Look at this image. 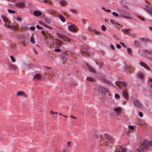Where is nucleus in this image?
<instances>
[{
  "instance_id": "nucleus-29",
  "label": "nucleus",
  "mask_w": 152,
  "mask_h": 152,
  "mask_svg": "<svg viewBox=\"0 0 152 152\" xmlns=\"http://www.w3.org/2000/svg\"><path fill=\"white\" fill-rule=\"evenodd\" d=\"M141 39L145 42H150L151 41L150 40L147 38H142Z\"/></svg>"
},
{
  "instance_id": "nucleus-43",
  "label": "nucleus",
  "mask_w": 152,
  "mask_h": 152,
  "mask_svg": "<svg viewBox=\"0 0 152 152\" xmlns=\"http://www.w3.org/2000/svg\"><path fill=\"white\" fill-rule=\"evenodd\" d=\"M36 27L37 28V29H39L42 30L43 29V28L42 27L40 26L39 25H37Z\"/></svg>"
},
{
  "instance_id": "nucleus-27",
  "label": "nucleus",
  "mask_w": 152,
  "mask_h": 152,
  "mask_svg": "<svg viewBox=\"0 0 152 152\" xmlns=\"http://www.w3.org/2000/svg\"><path fill=\"white\" fill-rule=\"evenodd\" d=\"M144 9L146 10L147 11V12H149L150 13H151V15L152 16V7H151L150 8H149V10H148L146 8H144Z\"/></svg>"
},
{
  "instance_id": "nucleus-45",
  "label": "nucleus",
  "mask_w": 152,
  "mask_h": 152,
  "mask_svg": "<svg viewBox=\"0 0 152 152\" xmlns=\"http://www.w3.org/2000/svg\"><path fill=\"white\" fill-rule=\"evenodd\" d=\"M120 16L121 17L125 18H129V17H126V16H125L124 15H120Z\"/></svg>"
},
{
  "instance_id": "nucleus-28",
  "label": "nucleus",
  "mask_w": 152,
  "mask_h": 152,
  "mask_svg": "<svg viewBox=\"0 0 152 152\" xmlns=\"http://www.w3.org/2000/svg\"><path fill=\"white\" fill-rule=\"evenodd\" d=\"M17 94L18 96H23L24 94V93L22 91H19L17 92Z\"/></svg>"
},
{
  "instance_id": "nucleus-16",
  "label": "nucleus",
  "mask_w": 152,
  "mask_h": 152,
  "mask_svg": "<svg viewBox=\"0 0 152 152\" xmlns=\"http://www.w3.org/2000/svg\"><path fill=\"white\" fill-rule=\"evenodd\" d=\"M130 31V29L129 28H124L122 29L123 32L127 34Z\"/></svg>"
},
{
  "instance_id": "nucleus-23",
  "label": "nucleus",
  "mask_w": 152,
  "mask_h": 152,
  "mask_svg": "<svg viewBox=\"0 0 152 152\" xmlns=\"http://www.w3.org/2000/svg\"><path fill=\"white\" fill-rule=\"evenodd\" d=\"M135 46L136 47H139L140 45L139 42L138 41L135 40L134 42Z\"/></svg>"
},
{
  "instance_id": "nucleus-64",
  "label": "nucleus",
  "mask_w": 152,
  "mask_h": 152,
  "mask_svg": "<svg viewBox=\"0 0 152 152\" xmlns=\"http://www.w3.org/2000/svg\"><path fill=\"white\" fill-rule=\"evenodd\" d=\"M13 27L12 28V29L13 30H15L17 29V27L15 26H13Z\"/></svg>"
},
{
  "instance_id": "nucleus-19",
  "label": "nucleus",
  "mask_w": 152,
  "mask_h": 152,
  "mask_svg": "<svg viewBox=\"0 0 152 152\" xmlns=\"http://www.w3.org/2000/svg\"><path fill=\"white\" fill-rule=\"evenodd\" d=\"M68 28L70 31H74L75 30V28L72 25L69 26Z\"/></svg>"
},
{
  "instance_id": "nucleus-38",
  "label": "nucleus",
  "mask_w": 152,
  "mask_h": 152,
  "mask_svg": "<svg viewBox=\"0 0 152 152\" xmlns=\"http://www.w3.org/2000/svg\"><path fill=\"white\" fill-rule=\"evenodd\" d=\"M101 29L104 31L106 30V28L104 25H102L101 26Z\"/></svg>"
},
{
  "instance_id": "nucleus-2",
  "label": "nucleus",
  "mask_w": 152,
  "mask_h": 152,
  "mask_svg": "<svg viewBox=\"0 0 152 152\" xmlns=\"http://www.w3.org/2000/svg\"><path fill=\"white\" fill-rule=\"evenodd\" d=\"M133 103L135 106L138 108H141L142 106V104L141 102L138 99H134L133 100Z\"/></svg>"
},
{
  "instance_id": "nucleus-35",
  "label": "nucleus",
  "mask_w": 152,
  "mask_h": 152,
  "mask_svg": "<svg viewBox=\"0 0 152 152\" xmlns=\"http://www.w3.org/2000/svg\"><path fill=\"white\" fill-rule=\"evenodd\" d=\"M8 12L14 14L15 13V12L14 10H12L10 9H8Z\"/></svg>"
},
{
  "instance_id": "nucleus-3",
  "label": "nucleus",
  "mask_w": 152,
  "mask_h": 152,
  "mask_svg": "<svg viewBox=\"0 0 152 152\" xmlns=\"http://www.w3.org/2000/svg\"><path fill=\"white\" fill-rule=\"evenodd\" d=\"M102 138H103V140L105 139L106 142L107 141H108L110 142H112L113 140L112 137L106 134H104Z\"/></svg>"
},
{
  "instance_id": "nucleus-52",
  "label": "nucleus",
  "mask_w": 152,
  "mask_h": 152,
  "mask_svg": "<svg viewBox=\"0 0 152 152\" xmlns=\"http://www.w3.org/2000/svg\"><path fill=\"white\" fill-rule=\"evenodd\" d=\"M115 97L117 98H120L119 95L118 94H115Z\"/></svg>"
},
{
  "instance_id": "nucleus-58",
  "label": "nucleus",
  "mask_w": 152,
  "mask_h": 152,
  "mask_svg": "<svg viewBox=\"0 0 152 152\" xmlns=\"http://www.w3.org/2000/svg\"><path fill=\"white\" fill-rule=\"evenodd\" d=\"M51 113L53 114H57L58 113L57 112H54L53 111H51Z\"/></svg>"
},
{
  "instance_id": "nucleus-21",
  "label": "nucleus",
  "mask_w": 152,
  "mask_h": 152,
  "mask_svg": "<svg viewBox=\"0 0 152 152\" xmlns=\"http://www.w3.org/2000/svg\"><path fill=\"white\" fill-rule=\"evenodd\" d=\"M121 110V108L119 107H117L114 109V110L117 113H119L120 112Z\"/></svg>"
},
{
  "instance_id": "nucleus-9",
  "label": "nucleus",
  "mask_w": 152,
  "mask_h": 152,
  "mask_svg": "<svg viewBox=\"0 0 152 152\" xmlns=\"http://www.w3.org/2000/svg\"><path fill=\"white\" fill-rule=\"evenodd\" d=\"M140 65L144 67L145 68L147 69L148 70H150L151 71V69L149 68V67L144 62L142 61H141L140 62Z\"/></svg>"
},
{
  "instance_id": "nucleus-32",
  "label": "nucleus",
  "mask_w": 152,
  "mask_h": 152,
  "mask_svg": "<svg viewBox=\"0 0 152 152\" xmlns=\"http://www.w3.org/2000/svg\"><path fill=\"white\" fill-rule=\"evenodd\" d=\"M127 52L129 55H131L132 53V51L131 48H128L127 49Z\"/></svg>"
},
{
  "instance_id": "nucleus-34",
  "label": "nucleus",
  "mask_w": 152,
  "mask_h": 152,
  "mask_svg": "<svg viewBox=\"0 0 152 152\" xmlns=\"http://www.w3.org/2000/svg\"><path fill=\"white\" fill-rule=\"evenodd\" d=\"M138 77H139L142 78L144 77V76L143 74L141 73H140L137 75Z\"/></svg>"
},
{
  "instance_id": "nucleus-11",
  "label": "nucleus",
  "mask_w": 152,
  "mask_h": 152,
  "mask_svg": "<svg viewBox=\"0 0 152 152\" xmlns=\"http://www.w3.org/2000/svg\"><path fill=\"white\" fill-rule=\"evenodd\" d=\"M56 35L59 37L63 39H66L67 38L66 36L65 35H63L59 33H57Z\"/></svg>"
},
{
  "instance_id": "nucleus-49",
  "label": "nucleus",
  "mask_w": 152,
  "mask_h": 152,
  "mask_svg": "<svg viewBox=\"0 0 152 152\" xmlns=\"http://www.w3.org/2000/svg\"><path fill=\"white\" fill-rule=\"evenodd\" d=\"M110 47L113 50H115V46H113V45H110Z\"/></svg>"
},
{
  "instance_id": "nucleus-1",
  "label": "nucleus",
  "mask_w": 152,
  "mask_h": 152,
  "mask_svg": "<svg viewBox=\"0 0 152 152\" xmlns=\"http://www.w3.org/2000/svg\"><path fill=\"white\" fill-rule=\"evenodd\" d=\"M26 0H18L16 5L18 7L24 8L25 6Z\"/></svg>"
},
{
  "instance_id": "nucleus-24",
  "label": "nucleus",
  "mask_w": 152,
  "mask_h": 152,
  "mask_svg": "<svg viewBox=\"0 0 152 152\" xmlns=\"http://www.w3.org/2000/svg\"><path fill=\"white\" fill-rule=\"evenodd\" d=\"M144 53H146L150 55H152V51H149L148 50H145L143 51Z\"/></svg>"
},
{
  "instance_id": "nucleus-57",
  "label": "nucleus",
  "mask_w": 152,
  "mask_h": 152,
  "mask_svg": "<svg viewBox=\"0 0 152 152\" xmlns=\"http://www.w3.org/2000/svg\"><path fill=\"white\" fill-rule=\"evenodd\" d=\"M120 43L121 44L122 46L124 47H126V45H125L124 43H123V42H120Z\"/></svg>"
},
{
  "instance_id": "nucleus-46",
  "label": "nucleus",
  "mask_w": 152,
  "mask_h": 152,
  "mask_svg": "<svg viewBox=\"0 0 152 152\" xmlns=\"http://www.w3.org/2000/svg\"><path fill=\"white\" fill-rule=\"evenodd\" d=\"M126 149L124 147L122 149V150L121 152H126Z\"/></svg>"
},
{
  "instance_id": "nucleus-15",
  "label": "nucleus",
  "mask_w": 152,
  "mask_h": 152,
  "mask_svg": "<svg viewBox=\"0 0 152 152\" xmlns=\"http://www.w3.org/2000/svg\"><path fill=\"white\" fill-rule=\"evenodd\" d=\"M9 67L14 70L17 69V67L16 66L13 64H10L9 65Z\"/></svg>"
},
{
  "instance_id": "nucleus-6",
  "label": "nucleus",
  "mask_w": 152,
  "mask_h": 152,
  "mask_svg": "<svg viewBox=\"0 0 152 152\" xmlns=\"http://www.w3.org/2000/svg\"><path fill=\"white\" fill-rule=\"evenodd\" d=\"M86 65L87 67L88 68V70L91 72H92L93 73H95V70L93 69L92 67L91 66L88 64H86Z\"/></svg>"
},
{
  "instance_id": "nucleus-54",
  "label": "nucleus",
  "mask_w": 152,
  "mask_h": 152,
  "mask_svg": "<svg viewBox=\"0 0 152 152\" xmlns=\"http://www.w3.org/2000/svg\"><path fill=\"white\" fill-rule=\"evenodd\" d=\"M35 28V27L34 26H31L30 27V29L32 31L34 30Z\"/></svg>"
},
{
  "instance_id": "nucleus-53",
  "label": "nucleus",
  "mask_w": 152,
  "mask_h": 152,
  "mask_svg": "<svg viewBox=\"0 0 152 152\" xmlns=\"http://www.w3.org/2000/svg\"><path fill=\"white\" fill-rule=\"evenodd\" d=\"M33 50L34 51V53L36 54H38V53L36 49H35L34 48H33Z\"/></svg>"
},
{
  "instance_id": "nucleus-14",
  "label": "nucleus",
  "mask_w": 152,
  "mask_h": 152,
  "mask_svg": "<svg viewBox=\"0 0 152 152\" xmlns=\"http://www.w3.org/2000/svg\"><path fill=\"white\" fill-rule=\"evenodd\" d=\"M45 21L47 23L50 24L51 21L52 19L51 18L45 17L44 18Z\"/></svg>"
},
{
  "instance_id": "nucleus-40",
  "label": "nucleus",
  "mask_w": 152,
  "mask_h": 152,
  "mask_svg": "<svg viewBox=\"0 0 152 152\" xmlns=\"http://www.w3.org/2000/svg\"><path fill=\"white\" fill-rule=\"evenodd\" d=\"M102 9H104L105 11L107 12H110V10L109 9H105L104 7H102Z\"/></svg>"
},
{
  "instance_id": "nucleus-51",
  "label": "nucleus",
  "mask_w": 152,
  "mask_h": 152,
  "mask_svg": "<svg viewBox=\"0 0 152 152\" xmlns=\"http://www.w3.org/2000/svg\"><path fill=\"white\" fill-rule=\"evenodd\" d=\"M129 128L133 130L134 129V127L133 126H129Z\"/></svg>"
},
{
  "instance_id": "nucleus-12",
  "label": "nucleus",
  "mask_w": 152,
  "mask_h": 152,
  "mask_svg": "<svg viewBox=\"0 0 152 152\" xmlns=\"http://www.w3.org/2000/svg\"><path fill=\"white\" fill-rule=\"evenodd\" d=\"M33 14L36 16H39L41 15L42 13L40 11H35L34 12Z\"/></svg>"
},
{
  "instance_id": "nucleus-26",
  "label": "nucleus",
  "mask_w": 152,
  "mask_h": 152,
  "mask_svg": "<svg viewBox=\"0 0 152 152\" xmlns=\"http://www.w3.org/2000/svg\"><path fill=\"white\" fill-rule=\"evenodd\" d=\"M82 51L83 54H85L86 55L88 56H91V54L88 52L86 50H83Z\"/></svg>"
},
{
  "instance_id": "nucleus-42",
  "label": "nucleus",
  "mask_w": 152,
  "mask_h": 152,
  "mask_svg": "<svg viewBox=\"0 0 152 152\" xmlns=\"http://www.w3.org/2000/svg\"><path fill=\"white\" fill-rule=\"evenodd\" d=\"M16 20L18 21H21V18L20 17H18L16 18Z\"/></svg>"
},
{
  "instance_id": "nucleus-63",
  "label": "nucleus",
  "mask_w": 152,
  "mask_h": 152,
  "mask_svg": "<svg viewBox=\"0 0 152 152\" xmlns=\"http://www.w3.org/2000/svg\"><path fill=\"white\" fill-rule=\"evenodd\" d=\"M100 52L101 53L102 55H104L105 53V52L103 50H101Z\"/></svg>"
},
{
  "instance_id": "nucleus-55",
  "label": "nucleus",
  "mask_w": 152,
  "mask_h": 152,
  "mask_svg": "<svg viewBox=\"0 0 152 152\" xmlns=\"http://www.w3.org/2000/svg\"><path fill=\"white\" fill-rule=\"evenodd\" d=\"M116 47L118 49H120L121 48V46L120 45L118 44L116 45Z\"/></svg>"
},
{
  "instance_id": "nucleus-36",
  "label": "nucleus",
  "mask_w": 152,
  "mask_h": 152,
  "mask_svg": "<svg viewBox=\"0 0 152 152\" xmlns=\"http://www.w3.org/2000/svg\"><path fill=\"white\" fill-rule=\"evenodd\" d=\"M113 16H116V17H118L119 16V15L118 13H117V12H113Z\"/></svg>"
},
{
  "instance_id": "nucleus-56",
  "label": "nucleus",
  "mask_w": 152,
  "mask_h": 152,
  "mask_svg": "<svg viewBox=\"0 0 152 152\" xmlns=\"http://www.w3.org/2000/svg\"><path fill=\"white\" fill-rule=\"evenodd\" d=\"M46 69H50V70L51 69V68L50 67H48L46 66H44Z\"/></svg>"
},
{
  "instance_id": "nucleus-25",
  "label": "nucleus",
  "mask_w": 152,
  "mask_h": 152,
  "mask_svg": "<svg viewBox=\"0 0 152 152\" xmlns=\"http://www.w3.org/2000/svg\"><path fill=\"white\" fill-rule=\"evenodd\" d=\"M38 22L40 24L43 25V26L46 28L47 27V26H48L45 23L43 22L42 21H39Z\"/></svg>"
},
{
  "instance_id": "nucleus-20",
  "label": "nucleus",
  "mask_w": 152,
  "mask_h": 152,
  "mask_svg": "<svg viewBox=\"0 0 152 152\" xmlns=\"http://www.w3.org/2000/svg\"><path fill=\"white\" fill-rule=\"evenodd\" d=\"M60 4L62 5H65L67 3V1L66 0H61L60 1Z\"/></svg>"
},
{
  "instance_id": "nucleus-31",
  "label": "nucleus",
  "mask_w": 152,
  "mask_h": 152,
  "mask_svg": "<svg viewBox=\"0 0 152 152\" xmlns=\"http://www.w3.org/2000/svg\"><path fill=\"white\" fill-rule=\"evenodd\" d=\"M30 40L31 43H32V44H34L35 43V41L32 36H31L30 39Z\"/></svg>"
},
{
  "instance_id": "nucleus-60",
  "label": "nucleus",
  "mask_w": 152,
  "mask_h": 152,
  "mask_svg": "<svg viewBox=\"0 0 152 152\" xmlns=\"http://www.w3.org/2000/svg\"><path fill=\"white\" fill-rule=\"evenodd\" d=\"M148 145L152 146V141H150L148 143Z\"/></svg>"
},
{
  "instance_id": "nucleus-37",
  "label": "nucleus",
  "mask_w": 152,
  "mask_h": 152,
  "mask_svg": "<svg viewBox=\"0 0 152 152\" xmlns=\"http://www.w3.org/2000/svg\"><path fill=\"white\" fill-rule=\"evenodd\" d=\"M10 58L11 60V61L13 62H14L15 61V59L14 57L12 56H10Z\"/></svg>"
},
{
  "instance_id": "nucleus-47",
  "label": "nucleus",
  "mask_w": 152,
  "mask_h": 152,
  "mask_svg": "<svg viewBox=\"0 0 152 152\" xmlns=\"http://www.w3.org/2000/svg\"><path fill=\"white\" fill-rule=\"evenodd\" d=\"M139 115L140 117H142L143 116V114L142 112H140L139 113Z\"/></svg>"
},
{
  "instance_id": "nucleus-17",
  "label": "nucleus",
  "mask_w": 152,
  "mask_h": 152,
  "mask_svg": "<svg viewBox=\"0 0 152 152\" xmlns=\"http://www.w3.org/2000/svg\"><path fill=\"white\" fill-rule=\"evenodd\" d=\"M58 17L62 22H65V19L62 15L59 14Z\"/></svg>"
},
{
  "instance_id": "nucleus-33",
  "label": "nucleus",
  "mask_w": 152,
  "mask_h": 152,
  "mask_svg": "<svg viewBox=\"0 0 152 152\" xmlns=\"http://www.w3.org/2000/svg\"><path fill=\"white\" fill-rule=\"evenodd\" d=\"M57 45L58 46V47H60L62 46L61 42L58 41L56 42Z\"/></svg>"
},
{
  "instance_id": "nucleus-39",
  "label": "nucleus",
  "mask_w": 152,
  "mask_h": 152,
  "mask_svg": "<svg viewBox=\"0 0 152 152\" xmlns=\"http://www.w3.org/2000/svg\"><path fill=\"white\" fill-rule=\"evenodd\" d=\"M113 36L116 39L118 40L119 39L117 35L115 34H113Z\"/></svg>"
},
{
  "instance_id": "nucleus-18",
  "label": "nucleus",
  "mask_w": 152,
  "mask_h": 152,
  "mask_svg": "<svg viewBox=\"0 0 152 152\" xmlns=\"http://www.w3.org/2000/svg\"><path fill=\"white\" fill-rule=\"evenodd\" d=\"M86 79L87 80L91 81L94 82L96 81V79L95 78H92L90 77H88Z\"/></svg>"
},
{
  "instance_id": "nucleus-4",
  "label": "nucleus",
  "mask_w": 152,
  "mask_h": 152,
  "mask_svg": "<svg viewBox=\"0 0 152 152\" xmlns=\"http://www.w3.org/2000/svg\"><path fill=\"white\" fill-rule=\"evenodd\" d=\"M148 142L147 140H145L142 144L143 149L147 148L148 147Z\"/></svg>"
},
{
  "instance_id": "nucleus-41",
  "label": "nucleus",
  "mask_w": 152,
  "mask_h": 152,
  "mask_svg": "<svg viewBox=\"0 0 152 152\" xmlns=\"http://www.w3.org/2000/svg\"><path fill=\"white\" fill-rule=\"evenodd\" d=\"M2 18L3 21L4 22H7V20L6 17L4 16H2Z\"/></svg>"
},
{
  "instance_id": "nucleus-5",
  "label": "nucleus",
  "mask_w": 152,
  "mask_h": 152,
  "mask_svg": "<svg viewBox=\"0 0 152 152\" xmlns=\"http://www.w3.org/2000/svg\"><path fill=\"white\" fill-rule=\"evenodd\" d=\"M116 83L118 85L123 86L124 87H126L127 85V83L125 82L117 81H116Z\"/></svg>"
},
{
  "instance_id": "nucleus-61",
  "label": "nucleus",
  "mask_w": 152,
  "mask_h": 152,
  "mask_svg": "<svg viewBox=\"0 0 152 152\" xmlns=\"http://www.w3.org/2000/svg\"><path fill=\"white\" fill-rule=\"evenodd\" d=\"M86 37L85 36H83L82 37V39L84 41H85L86 40Z\"/></svg>"
},
{
  "instance_id": "nucleus-59",
  "label": "nucleus",
  "mask_w": 152,
  "mask_h": 152,
  "mask_svg": "<svg viewBox=\"0 0 152 152\" xmlns=\"http://www.w3.org/2000/svg\"><path fill=\"white\" fill-rule=\"evenodd\" d=\"M124 8L127 9H129V8H128V6L127 5H123V6Z\"/></svg>"
},
{
  "instance_id": "nucleus-30",
  "label": "nucleus",
  "mask_w": 152,
  "mask_h": 152,
  "mask_svg": "<svg viewBox=\"0 0 152 152\" xmlns=\"http://www.w3.org/2000/svg\"><path fill=\"white\" fill-rule=\"evenodd\" d=\"M41 75L39 74H36L34 75V77L37 78H40L41 77Z\"/></svg>"
},
{
  "instance_id": "nucleus-48",
  "label": "nucleus",
  "mask_w": 152,
  "mask_h": 152,
  "mask_svg": "<svg viewBox=\"0 0 152 152\" xmlns=\"http://www.w3.org/2000/svg\"><path fill=\"white\" fill-rule=\"evenodd\" d=\"M129 67L128 66H125L124 67V69L126 70H129Z\"/></svg>"
},
{
  "instance_id": "nucleus-44",
  "label": "nucleus",
  "mask_w": 152,
  "mask_h": 152,
  "mask_svg": "<svg viewBox=\"0 0 152 152\" xmlns=\"http://www.w3.org/2000/svg\"><path fill=\"white\" fill-rule=\"evenodd\" d=\"M70 10L72 12L74 13H76L77 12V11L74 9H71Z\"/></svg>"
},
{
  "instance_id": "nucleus-62",
  "label": "nucleus",
  "mask_w": 152,
  "mask_h": 152,
  "mask_svg": "<svg viewBox=\"0 0 152 152\" xmlns=\"http://www.w3.org/2000/svg\"><path fill=\"white\" fill-rule=\"evenodd\" d=\"M8 26V28H10V29H12V28H13V26H12V25H9Z\"/></svg>"
},
{
  "instance_id": "nucleus-10",
  "label": "nucleus",
  "mask_w": 152,
  "mask_h": 152,
  "mask_svg": "<svg viewBox=\"0 0 152 152\" xmlns=\"http://www.w3.org/2000/svg\"><path fill=\"white\" fill-rule=\"evenodd\" d=\"M101 80L104 83H106L109 85H111V82L109 81L106 79L105 78H102L101 79Z\"/></svg>"
},
{
  "instance_id": "nucleus-22",
  "label": "nucleus",
  "mask_w": 152,
  "mask_h": 152,
  "mask_svg": "<svg viewBox=\"0 0 152 152\" xmlns=\"http://www.w3.org/2000/svg\"><path fill=\"white\" fill-rule=\"evenodd\" d=\"M110 21L113 25L120 26V25L119 23L116 22L114 20H112V19L110 20Z\"/></svg>"
},
{
  "instance_id": "nucleus-8",
  "label": "nucleus",
  "mask_w": 152,
  "mask_h": 152,
  "mask_svg": "<svg viewBox=\"0 0 152 152\" xmlns=\"http://www.w3.org/2000/svg\"><path fill=\"white\" fill-rule=\"evenodd\" d=\"M118 10L122 14H124L127 15H129L130 13L127 11L126 10H122L121 9H119Z\"/></svg>"
},
{
  "instance_id": "nucleus-7",
  "label": "nucleus",
  "mask_w": 152,
  "mask_h": 152,
  "mask_svg": "<svg viewBox=\"0 0 152 152\" xmlns=\"http://www.w3.org/2000/svg\"><path fill=\"white\" fill-rule=\"evenodd\" d=\"M124 98L126 100H128L129 99V95L128 92L126 91H124L122 92Z\"/></svg>"
},
{
  "instance_id": "nucleus-13",
  "label": "nucleus",
  "mask_w": 152,
  "mask_h": 152,
  "mask_svg": "<svg viewBox=\"0 0 152 152\" xmlns=\"http://www.w3.org/2000/svg\"><path fill=\"white\" fill-rule=\"evenodd\" d=\"M100 89L101 91L104 93H108L109 91H107V90L105 88L103 87H100Z\"/></svg>"
},
{
  "instance_id": "nucleus-50",
  "label": "nucleus",
  "mask_w": 152,
  "mask_h": 152,
  "mask_svg": "<svg viewBox=\"0 0 152 152\" xmlns=\"http://www.w3.org/2000/svg\"><path fill=\"white\" fill-rule=\"evenodd\" d=\"M61 50L60 49L58 48L54 50L55 51L58 52H60L61 51Z\"/></svg>"
}]
</instances>
